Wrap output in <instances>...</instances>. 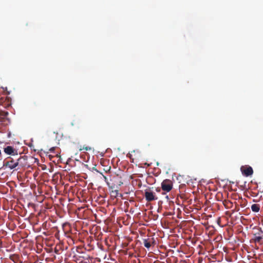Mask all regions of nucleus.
Wrapping results in <instances>:
<instances>
[{
    "instance_id": "1",
    "label": "nucleus",
    "mask_w": 263,
    "mask_h": 263,
    "mask_svg": "<svg viewBox=\"0 0 263 263\" xmlns=\"http://www.w3.org/2000/svg\"><path fill=\"white\" fill-rule=\"evenodd\" d=\"M27 160V156H19L18 158L14 159L11 157H8L7 160L4 162L3 166L10 170L15 169L19 164L21 166L23 164V161Z\"/></svg>"
},
{
    "instance_id": "2",
    "label": "nucleus",
    "mask_w": 263,
    "mask_h": 263,
    "mask_svg": "<svg viewBox=\"0 0 263 263\" xmlns=\"http://www.w3.org/2000/svg\"><path fill=\"white\" fill-rule=\"evenodd\" d=\"M173 182L171 180L165 179L161 183L162 190L166 192H170L173 189Z\"/></svg>"
},
{
    "instance_id": "3",
    "label": "nucleus",
    "mask_w": 263,
    "mask_h": 263,
    "mask_svg": "<svg viewBox=\"0 0 263 263\" xmlns=\"http://www.w3.org/2000/svg\"><path fill=\"white\" fill-rule=\"evenodd\" d=\"M144 196L147 202H151L158 199V198L156 196L155 193L149 189H146L145 190Z\"/></svg>"
},
{
    "instance_id": "4",
    "label": "nucleus",
    "mask_w": 263,
    "mask_h": 263,
    "mask_svg": "<svg viewBox=\"0 0 263 263\" xmlns=\"http://www.w3.org/2000/svg\"><path fill=\"white\" fill-rule=\"evenodd\" d=\"M4 152L8 155L17 156L18 150L11 146H7L4 148Z\"/></svg>"
},
{
    "instance_id": "5",
    "label": "nucleus",
    "mask_w": 263,
    "mask_h": 263,
    "mask_svg": "<svg viewBox=\"0 0 263 263\" xmlns=\"http://www.w3.org/2000/svg\"><path fill=\"white\" fill-rule=\"evenodd\" d=\"M263 231L261 228L258 229V232L254 234V240L255 242H260L262 238Z\"/></svg>"
},
{
    "instance_id": "6",
    "label": "nucleus",
    "mask_w": 263,
    "mask_h": 263,
    "mask_svg": "<svg viewBox=\"0 0 263 263\" xmlns=\"http://www.w3.org/2000/svg\"><path fill=\"white\" fill-rule=\"evenodd\" d=\"M242 172L243 174L245 175L246 176H249L251 175L253 173V169L250 166L245 168L244 170L242 171Z\"/></svg>"
},
{
    "instance_id": "7",
    "label": "nucleus",
    "mask_w": 263,
    "mask_h": 263,
    "mask_svg": "<svg viewBox=\"0 0 263 263\" xmlns=\"http://www.w3.org/2000/svg\"><path fill=\"white\" fill-rule=\"evenodd\" d=\"M152 240L149 238L148 239H144L143 240V243L144 246L147 249H149L151 247Z\"/></svg>"
},
{
    "instance_id": "8",
    "label": "nucleus",
    "mask_w": 263,
    "mask_h": 263,
    "mask_svg": "<svg viewBox=\"0 0 263 263\" xmlns=\"http://www.w3.org/2000/svg\"><path fill=\"white\" fill-rule=\"evenodd\" d=\"M251 210L253 212H258L260 210V205L258 204H253L251 205Z\"/></svg>"
},
{
    "instance_id": "9",
    "label": "nucleus",
    "mask_w": 263,
    "mask_h": 263,
    "mask_svg": "<svg viewBox=\"0 0 263 263\" xmlns=\"http://www.w3.org/2000/svg\"><path fill=\"white\" fill-rule=\"evenodd\" d=\"M91 149V148L90 147H89V146H83V148H81L80 149V151H83V150H85V151H90Z\"/></svg>"
},
{
    "instance_id": "10",
    "label": "nucleus",
    "mask_w": 263,
    "mask_h": 263,
    "mask_svg": "<svg viewBox=\"0 0 263 263\" xmlns=\"http://www.w3.org/2000/svg\"><path fill=\"white\" fill-rule=\"evenodd\" d=\"M112 194H114V196L116 197L118 194V191L115 190V191H112Z\"/></svg>"
},
{
    "instance_id": "11",
    "label": "nucleus",
    "mask_w": 263,
    "mask_h": 263,
    "mask_svg": "<svg viewBox=\"0 0 263 263\" xmlns=\"http://www.w3.org/2000/svg\"><path fill=\"white\" fill-rule=\"evenodd\" d=\"M110 169H111V167H108V168H105V169H104V170H105V171L106 172H107L110 171Z\"/></svg>"
},
{
    "instance_id": "12",
    "label": "nucleus",
    "mask_w": 263,
    "mask_h": 263,
    "mask_svg": "<svg viewBox=\"0 0 263 263\" xmlns=\"http://www.w3.org/2000/svg\"><path fill=\"white\" fill-rule=\"evenodd\" d=\"M55 149V147H51V148H50L49 151L51 152H53V151H54Z\"/></svg>"
},
{
    "instance_id": "13",
    "label": "nucleus",
    "mask_w": 263,
    "mask_h": 263,
    "mask_svg": "<svg viewBox=\"0 0 263 263\" xmlns=\"http://www.w3.org/2000/svg\"><path fill=\"white\" fill-rule=\"evenodd\" d=\"M103 178L104 179V180L106 182L107 181V177L103 175Z\"/></svg>"
},
{
    "instance_id": "14",
    "label": "nucleus",
    "mask_w": 263,
    "mask_h": 263,
    "mask_svg": "<svg viewBox=\"0 0 263 263\" xmlns=\"http://www.w3.org/2000/svg\"><path fill=\"white\" fill-rule=\"evenodd\" d=\"M157 165H159V163L158 162L157 163Z\"/></svg>"
}]
</instances>
